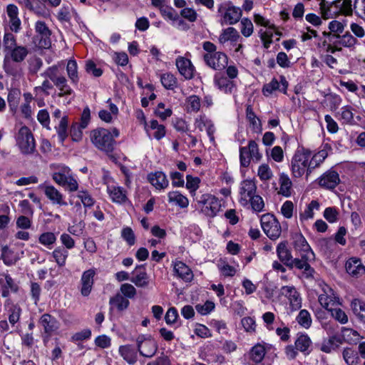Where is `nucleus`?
<instances>
[{
    "mask_svg": "<svg viewBox=\"0 0 365 365\" xmlns=\"http://www.w3.org/2000/svg\"><path fill=\"white\" fill-rule=\"evenodd\" d=\"M160 81L163 87L166 89L173 90L177 86V79L170 73H166L161 76Z\"/></svg>",
    "mask_w": 365,
    "mask_h": 365,
    "instance_id": "6e6d98bb",
    "label": "nucleus"
},
{
    "mask_svg": "<svg viewBox=\"0 0 365 365\" xmlns=\"http://www.w3.org/2000/svg\"><path fill=\"white\" fill-rule=\"evenodd\" d=\"M257 175L262 181H267L272 178L273 173L267 164H262L258 168Z\"/></svg>",
    "mask_w": 365,
    "mask_h": 365,
    "instance_id": "13d9d810",
    "label": "nucleus"
},
{
    "mask_svg": "<svg viewBox=\"0 0 365 365\" xmlns=\"http://www.w3.org/2000/svg\"><path fill=\"white\" fill-rule=\"evenodd\" d=\"M201 106L200 98L195 95H192L186 99V108L187 112L197 113L200 110Z\"/></svg>",
    "mask_w": 365,
    "mask_h": 365,
    "instance_id": "09e8293b",
    "label": "nucleus"
},
{
    "mask_svg": "<svg viewBox=\"0 0 365 365\" xmlns=\"http://www.w3.org/2000/svg\"><path fill=\"white\" fill-rule=\"evenodd\" d=\"M4 49L6 52H10L16 46L15 36L11 33H6L4 36Z\"/></svg>",
    "mask_w": 365,
    "mask_h": 365,
    "instance_id": "0e129e2a",
    "label": "nucleus"
},
{
    "mask_svg": "<svg viewBox=\"0 0 365 365\" xmlns=\"http://www.w3.org/2000/svg\"><path fill=\"white\" fill-rule=\"evenodd\" d=\"M262 157V155L259 151L258 145L255 140H250L247 146L240 148V161L242 167L247 168L252 159L259 162Z\"/></svg>",
    "mask_w": 365,
    "mask_h": 365,
    "instance_id": "0eeeda50",
    "label": "nucleus"
},
{
    "mask_svg": "<svg viewBox=\"0 0 365 365\" xmlns=\"http://www.w3.org/2000/svg\"><path fill=\"white\" fill-rule=\"evenodd\" d=\"M241 33L245 37L250 36L253 33V24L250 19L244 18L241 21Z\"/></svg>",
    "mask_w": 365,
    "mask_h": 365,
    "instance_id": "69168bd1",
    "label": "nucleus"
},
{
    "mask_svg": "<svg viewBox=\"0 0 365 365\" xmlns=\"http://www.w3.org/2000/svg\"><path fill=\"white\" fill-rule=\"evenodd\" d=\"M120 294L124 297L133 299L135 297L137 291L136 289L130 284L125 283L120 286Z\"/></svg>",
    "mask_w": 365,
    "mask_h": 365,
    "instance_id": "e2e57ef3",
    "label": "nucleus"
},
{
    "mask_svg": "<svg viewBox=\"0 0 365 365\" xmlns=\"http://www.w3.org/2000/svg\"><path fill=\"white\" fill-rule=\"evenodd\" d=\"M279 183L280 185L279 193L284 197H289L292 194V182L285 173H281L279 175Z\"/></svg>",
    "mask_w": 365,
    "mask_h": 365,
    "instance_id": "72a5a7b5",
    "label": "nucleus"
},
{
    "mask_svg": "<svg viewBox=\"0 0 365 365\" xmlns=\"http://www.w3.org/2000/svg\"><path fill=\"white\" fill-rule=\"evenodd\" d=\"M301 258H294L292 259V266L288 267L289 269L296 267L299 269H304V274L307 278L313 277L314 269L309 265V261L313 259H307L304 255H299Z\"/></svg>",
    "mask_w": 365,
    "mask_h": 365,
    "instance_id": "393cba45",
    "label": "nucleus"
},
{
    "mask_svg": "<svg viewBox=\"0 0 365 365\" xmlns=\"http://www.w3.org/2000/svg\"><path fill=\"white\" fill-rule=\"evenodd\" d=\"M21 98V91L18 88H12L9 91L7 101L10 109L12 111H16L19 103Z\"/></svg>",
    "mask_w": 365,
    "mask_h": 365,
    "instance_id": "79ce46f5",
    "label": "nucleus"
},
{
    "mask_svg": "<svg viewBox=\"0 0 365 365\" xmlns=\"http://www.w3.org/2000/svg\"><path fill=\"white\" fill-rule=\"evenodd\" d=\"M174 272L179 278L185 282H190L193 279V274L191 269L181 261L175 262Z\"/></svg>",
    "mask_w": 365,
    "mask_h": 365,
    "instance_id": "cd10ccee",
    "label": "nucleus"
},
{
    "mask_svg": "<svg viewBox=\"0 0 365 365\" xmlns=\"http://www.w3.org/2000/svg\"><path fill=\"white\" fill-rule=\"evenodd\" d=\"M218 13L222 17V23L232 25L239 21L242 16V11L239 7L230 3L221 4L218 7Z\"/></svg>",
    "mask_w": 365,
    "mask_h": 365,
    "instance_id": "1a4fd4ad",
    "label": "nucleus"
},
{
    "mask_svg": "<svg viewBox=\"0 0 365 365\" xmlns=\"http://www.w3.org/2000/svg\"><path fill=\"white\" fill-rule=\"evenodd\" d=\"M121 237L130 246H132L135 243V234L133 230L129 227H124L122 230Z\"/></svg>",
    "mask_w": 365,
    "mask_h": 365,
    "instance_id": "338daca9",
    "label": "nucleus"
},
{
    "mask_svg": "<svg viewBox=\"0 0 365 365\" xmlns=\"http://www.w3.org/2000/svg\"><path fill=\"white\" fill-rule=\"evenodd\" d=\"M215 85L225 93H231L233 88V83L227 77L217 73L214 78Z\"/></svg>",
    "mask_w": 365,
    "mask_h": 365,
    "instance_id": "ea45409f",
    "label": "nucleus"
},
{
    "mask_svg": "<svg viewBox=\"0 0 365 365\" xmlns=\"http://www.w3.org/2000/svg\"><path fill=\"white\" fill-rule=\"evenodd\" d=\"M297 322L302 327L308 329L312 325V318L309 312L306 309H302L296 318Z\"/></svg>",
    "mask_w": 365,
    "mask_h": 365,
    "instance_id": "5fc2aeb1",
    "label": "nucleus"
},
{
    "mask_svg": "<svg viewBox=\"0 0 365 365\" xmlns=\"http://www.w3.org/2000/svg\"><path fill=\"white\" fill-rule=\"evenodd\" d=\"M41 76L49 78L58 90L63 87L65 83L67 82L66 78L59 67L55 65L46 68L43 73H41Z\"/></svg>",
    "mask_w": 365,
    "mask_h": 365,
    "instance_id": "4468645a",
    "label": "nucleus"
},
{
    "mask_svg": "<svg viewBox=\"0 0 365 365\" xmlns=\"http://www.w3.org/2000/svg\"><path fill=\"white\" fill-rule=\"evenodd\" d=\"M168 197L169 202H173L182 208H185L189 205L188 199L178 191L170 192Z\"/></svg>",
    "mask_w": 365,
    "mask_h": 365,
    "instance_id": "58836bf2",
    "label": "nucleus"
},
{
    "mask_svg": "<svg viewBox=\"0 0 365 365\" xmlns=\"http://www.w3.org/2000/svg\"><path fill=\"white\" fill-rule=\"evenodd\" d=\"M288 87V82L284 76H279V81L274 78L269 83L264 85L262 93L264 96H269L275 91H279L286 93Z\"/></svg>",
    "mask_w": 365,
    "mask_h": 365,
    "instance_id": "aec40b11",
    "label": "nucleus"
},
{
    "mask_svg": "<svg viewBox=\"0 0 365 365\" xmlns=\"http://www.w3.org/2000/svg\"><path fill=\"white\" fill-rule=\"evenodd\" d=\"M8 302L9 307V321L11 324V327H14V325L19 322L21 316V309L18 304H14Z\"/></svg>",
    "mask_w": 365,
    "mask_h": 365,
    "instance_id": "37998d69",
    "label": "nucleus"
},
{
    "mask_svg": "<svg viewBox=\"0 0 365 365\" xmlns=\"http://www.w3.org/2000/svg\"><path fill=\"white\" fill-rule=\"evenodd\" d=\"M292 245L294 250L299 255H304L307 259H314V254L305 237L300 232H296L292 235Z\"/></svg>",
    "mask_w": 365,
    "mask_h": 365,
    "instance_id": "ddd939ff",
    "label": "nucleus"
},
{
    "mask_svg": "<svg viewBox=\"0 0 365 365\" xmlns=\"http://www.w3.org/2000/svg\"><path fill=\"white\" fill-rule=\"evenodd\" d=\"M66 71L71 83L77 84L79 81V78L78 75L77 63L75 60L71 59L68 61Z\"/></svg>",
    "mask_w": 365,
    "mask_h": 365,
    "instance_id": "49530a36",
    "label": "nucleus"
},
{
    "mask_svg": "<svg viewBox=\"0 0 365 365\" xmlns=\"http://www.w3.org/2000/svg\"><path fill=\"white\" fill-rule=\"evenodd\" d=\"M119 354L129 364H134L138 360L137 351L131 345L120 346Z\"/></svg>",
    "mask_w": 365,
    "mask_h": 365,
    "instance_id": "c756f323",
    "label": "nucleus"
},
{
    "mask_svg": "<svg viewBox=\"0 0 365 365\" xmlns=\"http://www.w3.org/2000/svg\"><path fill=\"white\" fill-rule=\"evenodd\" d=\"M109 304L111 306V309L115 307L118 312H123L129 307L130 302L122 294L117 293L110 299Z\"/></svg>",
    "mask_w": 365,
    "mask_h": 365,
    "instance_id": "473e14b6",
    "label": "nucleus"
},
{
    "mask_svg": "<svg viewBox=\"0 0 365 365\" xmlns=\"http://www.w3.org/2000/svg\"><path fill=\"white\" fill-rule=\"evenodd\" d=\"M120 135L119 130L114 128L110 131L103 128H98L91 131L90 138L93 145L106 153H112L115 145V138Z\"/></svg>",
    "mask_w": 365,
    "mask_h": 365,
    "instance_id": "f257e3e1",
    "label": "nucleus"
},
{
    "mask_svg": "<svg viewBox=\"0 0 365 365\" xmlns=\"http://www.w3.org/2000/svg\"><path fill=\"white\" fill-rule=\"evenodd\" d=\"M259 35L261 41L263 43L264 47L265 48H269L272 43L273 32L271 31V29H269L268 30L260 29L259 31Z\"/></svg>",
    "mask_w": 365,
    "mask_h": 365,
    "instance_id": "680f3d73",
    "label": "nucleus"
},
{
    "mask_svg": "<svg viewBox=\"0 0 365 365\" xmlns=\"http://www.w3.org/2000/svg\"><path fill=\"white\" fill-rule=\"evenodd\" d=\"M108 192L112 201L116 203H123L127 200V197L123 188L115 186H108Z\"/></svg>",
    "mask_w": 365,
    "mask_h": 365,
    "instance_id": "f704fd0d",
    "label": "nucleus"
},
{
    "mask_svg": "<svg viewBox=\"0 0 365 365\" xmlns=\"http://www.w3.org/2000/svg\"><path fill=\"white\" fill-rule=\"evenodd\" d=\"M26 9L38 16H45L46 14L45 6L39 0H30Z\"/></svg>",
    "mask_w": 365,
    "mask_h": 365,
    "instance_id": "603ef678",
    "label": "nucleus"
},
{
    "mask_svg": "<svg viewBox=\"0 0 365 365\" xmlns=\"http://www.w3.org/2000/svg\"><path fill=\"white\" fill-rule=\"evenodd\" d=\"M266 354L264 346L261 344H257L255 345L250 351V358L255 363H260Z\"/></svg>",
    "mask_w": 365,
    "mask_h": 365,
    "instance_id": "a19ab883",
    "label": "nucleus"
},
{
    "mask_svg": "<svg viewBox=\"0 0 365 365\" xmlns=\"http://www.w3.org/2000/svg\"><path fill=\"white\" fill-rule=\"evenodd\" d=\"M327 155V150L324 148L319 150L318 153L313 155L312 154L311 158H309L312 170H313L315 168L319 166V165L325 160Z\"/></svg>",
    "mask_w": 365,
    "mask_h": 365,
    "instance_id": "3c124183",
    "label": "nucleus"
},
{
    "mask_svg": "<svg viewBox=\"0 0 365 365\" xmlns=\"http://www.w3.org/2000/svg\"><path fill=\"white\" fill-rule=\"evenodd\" d=\"M67 128H68V117L66 115H63L58 123V126L56 127L58 137L59 138L60 143L61 144L63 143L65 139L67 138Z\"/></svg>",
    "mask_w": 365,
    "mask_h": 365,
    "instance_id": "a18cd8bd",
    "label": "nucleus"
},
{
    "mask_svg": "<svg viewBox=\"0 0 365 365\" xmlns=\"http://www.w3.org/2000/svg\"><path fill=\"white\" fill-rule=\"evenodd\" d=\"M18 290V284L9 274H0V292L2 297H8L11 293H16Z\"/></svg>",
    "mask_w": 365,
    "mask_h": 365,
    "instance_id": "f3484780",
    "label": "nucleus"
},
{
    "mask_svg": "<svg viewBox=\"0 0 365 365\" xmlns=\"http://www.w3.org/2000/svg\"><path fill=\"white\" fill-rule=\"evenodd\" d=\"M195 126L200 131L206 130L211 141H214V133L215 131L213 123L205 115H200L195 120Z\"/></svg>",
    "mask_w": 365,
    "mask_h": 365,
    "instance_id": "a878e982",
    "label": "nucleus"
},
{
    "mask_svg": "<svg viewBox=\"0 0 365 365\" xmlns=\"http://www.w3.org/2000/svg\"><path fill=\"white\" fill-rule=\"evenodd\" d=\"M280 294L286 297L289 301L292 310H297L302 307V299L299 293L293 286H283L280 289Z\"/></svg>",
    "mask_w": 365,
    "mask_h": 365,
    "instance_id": "dca6fc26",
    "label": "nucleus"
},
{
    "mask_svg": "<svg viewBox=\"0 0 365 365\" xmlns=\"http://www.w3.org/2000/svg\"><path fill=\"white\" fill-rule=\"evenodd\" d=\"M277 253L280 261L287 267H291L292 256L291 252L287 247L286 242H280L277 247Z\"/></svg>",
    "mask_w": 365,
    "mask_h": 365,
    "instance_id": "7c9ffc66",
    "label": "nucleus"
},
{
    "mask_svg": "<svg viewBox=\"0 0 365 365\" xmlns=\"http://www.w3.org/2000/svg\"><path fill=\"white\" fill-rule=\"evenodd\" d=\"M175 65L180 73L186 79H191L194 76L195 68L191 61L182 56L176 58Z\"/></svg>",
    "mask_w": 365,
    "mask_h": 365,
    "instance_id": "5701e85b",
    "label": "nucleus"
},
{
    "mask_svg": "<svg viewBox=\"0 0 365 365\" xmlns=\"http://www.w3.org/2000/svg\"><path fill=\"white\" fill-rule=\"evenodd\" d=\"M39 324L43 329V341L46 343L49 338L59 329L60 323L53 316L49 314H43Z\"/></svg>",
    "mask_w": 365,
    "mask_h": 365,
    "instance_id": "9d476101",
    "label": "nucleus"
},
{
    "mask_svg": "<svg viewBox=\"0 0 365 365\" xmlns=\"http://www.w3.org/2000/svg\"><path fill=\"white\" fill-rule=\"evenodd\" d=\"M12 60L15 62L23 61L28 55V49L24 46H16L10 52Z\"/></svg>",
    "mask_w": 365,
    "mask_h": 365,
    "instance_id": "8fccbe9b",
    "label": "nucleus"
},
{
    "mask_svg": "<svg viewBox=\"0 0 365 365\" xmlns=\"http://www.w3.org/2000/svg\"><path fill=\"white\" fill-rule=\"evenodd\" d=\"M342 356L347 365H352L357 356V352L352 348L346 347L343 350Z\"/></svg>",
    "mask_w": 365,
    "mask_h": 365,
    "instance_id": "774afa93",
    "label": "nucleus"
},
{
    "mask_svg": "<svg viewBox=\"0 0 365 365\" xmlns=\"http://www.w3.org/2000/svg\"><path fill=\"white\" fill-rule=\"evenodd\" d=\"M198 203L203 206L202 212L207 217H214L220 211L221 202L217 197L210 194L202 195Z\"/></svg>",
    "mask_w": 365,
    "mask_h": 365,
    "instance_id": "6e6552de",
    "label": "nucleus"
},
{
    "mask_svg": "<svg viewBox=\"0 0 365 365\" xmlns=\"http://www.w3.org/2000/svg\"><path fill=\"white\" fill-rule=\"evenodd\" d=\"M240 38V36L237 31L233 27H229L223 29L221 34L219 36V42L221 44H224L228 41L235 42Z\"/></svg>",
    "mask_w": 365,
    "mask_h": 365,
    "instance_id": "c9c22d12",
    "label": "nucleus"
},
{
    "mask_svg": "<svg viewBox=\"0 0 365 365\" xmlns=\"http://www.w3.org/2000/svg\"><path fill=\"white\" fill-rule=\"evenodd\" d=\"M39 188L43 190L46 197L54 205L61 206L67 205V202L63 199V195L54 186L51 185L42 184Z\"/></svg>",
    "mask_w": 365,
    "mask_h": 365,
    "instance_id": "a211bd4d",
    "label": "nucleus"
},
{
    "mask_svg": "<svg viewBox=\"0 0 365 365\" xmlns=\"http://www.w3.org/2000/svg\"><path fill=\"white\" fill-rule=\"evenodd\" d=\"M257 191V185L253 180H243L240 187V202L246 206L249 204V199L254 196Z\"/></svg>",
    "mask_w": 365,
    "mask_h": 365,
    "instance_id": "2eb2a0df",
    "label": "nucleus"
},
{
    "mask_svg": "<svg viewBox=\"0 0 365 365\" xmlns=\"http://www.w3.org/2000/svg\"><path fill=\"white\" fill-rule=\"evenodd\" d=\"M337 117L342 124L353 125L354 123V114L350 106L342 107L337 113Z\"/></svg>",
    "mask_w": 365,
    "mask_h": 365,
    "instance_id": "4c0bfd02",
    "label": "nucleus"
},
{
    "mask_svg": "<svg viewBox=\"0 0 365 365\" xmlns=\"http://www.w3.org/2000/svg\"><path fill=\"white\" fill-rule=\"evenodd\" d=\"M332 38H336V39L333 41L334 44H339L344 47L354 46L357 42L356 38H354L349 32H346L343 36L333 34Z\"/></svg>",
    "mask_w": 365,
    "mask_h": 365,
    "instance_id": "e433bc0d",
    "label": "nucleus"
},
{
    "mask_svg": "<svg viewBox=\"0 0 365 365\" xmlns=\"http://www.w3.org/2000/svg\"><path fill=\"white\" fill-rule=\"evenodd\" d=\"M319 209V203L317 200H312L307 206L304 211L299 214L301 220H307L314 217V210H318Z\"/></svg>",
    "mask_w": 365,
    "mask_h": 365,
    "instance_id": "de8ad7c7",
    "label": "nucleus"
},
{
    "mask_svg": "<svg viewBox=\"0 0 365 365\" xmlns=\"http://www.w3.org/2000/svg\"><path fill=\"white\" fill-rule=\"evenodd\" d=\"M52 179L56 184L65 187L71 192L77 191L78 189V182L73 177L71 169L67 166H59L53 173Z\"/></svg>",
    "mask_w": 365,
    "mask_h": 365,
    "instance_id": "20e7f679",
    "label": "nucleus"
},
{
    "mask_svg": "<svg viewBox=\"0 0 365 365\" xmlns=\"http://www.w3.org/2000/svg\"><path fill=\"white\" fill-rule=\"evenodd\" d=\"M96 274L95 268H91L83 272L81 278V294L83 297H88L91 294Z\"/></svg>",
    "mask_w": 365,
    "mask_h": 365,
    "instance_id": "6ab92c4d",
    "label": "nucleus"
},
{
    "mask_svg": "<svg viewBox=\"0 0 365 365\" xmlns=\"http://www.w3.org/2000/svg\"><path fill=\"white\" fill-rule=\"evenodd\" d=\"M56 241V237L54 233L51 232H43L38 237V242L41 245L50 247Z\"/></svg>",
    "mask_w": 365,
    "mask_h": 365,
    "instance_id": "4d7b16f0",
    "label": "nucleus"
},
{
    "mask_svg": "<svg viewBox=\"0 0 365 365\" xmlns=\"http://www.w3.org/2000/svg\"><path fill=\"white\" fill-rule=\"evenodd\" d=\"M351 307L354 313L365 322V303L355 299L351 302Z\"/></svg>",
    "mask_w": 365,
    "mask_h": 365,
    "instance_id": "864d4df0",
    "label": "nucleus"
},
{
    "mask_svg": "<svg viewBox=\"0 0 365 365\" xmlns=\"http://www.w3.org/2000/svg\"><path fill=\"white\" fill-rule=\"evenodd\" d=\"M203 60L207 66L216 71L224 70L228 63L227 56L221 51L212 54L205 53Z\"/></svg>",
    "mask_w": 365,
    "mask_h": 365,
    "instance_id": "9b49d317",
    "label": "nucleus"
},
{
    "mask_svg": "<svg viewBox=\"0 0 365 365\" xmlns=\"http://www.w3.org/2000/svg\"><path fill=\"white\" fill-rule=\"evenodd\" d=\"M312 341L307 334H298L294 345L296 349L304 354H309L311 351Z\"/></svg>",
    "mask_w": 365,
    "mask_h": 365,
    "instance_id": "2f4dec72",
    "label": "nucleus"
},
{
    "mask_svg": "<svg viewBox=\"0 0 365 365\" xmlns=\"http://www.w3.org/2000/svg\"><path fill=\"white\" fill-rule=\"evenodd\" d=\"M130 280L138 287H145L148 284V276L145 272H141Z\"/></svg>",
    "mask_w": 365,
    "mask_h": 365,
    "instance_id": "052dcab7",
    "label": "nucleus"
},
{
    "mask_svg": "<svg viewBox=\"0 0 365 365\" xmlns=\"http://www.w3.org/2000/svg\"><path fill=\"white\" fill-rule=\"evenodd\" d=\"M52 256L59 267H63L66 264L68 252L64 247H58L53 251Z\"/></svg>",
    "mask_w": 365,
    "mask_h": 365,
    "instance_id": "c03bdc74",
    "label": "nucleus"
},
{
    "mask_svg": "<svg viewBox=\"0 0 365 365\" xmlns=\"http://www.w3.org/2000/svg\"><path fill=\"white\" fill-rule=\"evenodd\" d=\"M319 9L324 19H329L340 14L351 16L353 13L351 0H336L331 2L322 0Z\"/></svg>",
    "mask_w": 365,
    "mask_h": 365,
    "instance_id": "f03ea898",
    "label": "nucleus"
},
{
    "mask_svg": "<svg viewBox=\"0 0 365 365\" xmlns=\"http://www.w3.org/2000/svg\"><path fill=\"white\" fill-rule=\"evenodd\" d=\"M138 351L140 354L147 358L153 357L158 349V344L150 337H145L144 335L139 336L136 339Z\"/></svg>",
    "mask_w": 365,
    "mask_h": 365,
    "instance_id": "f8f14e48",
    "label": "nucleus"
},
{
    "mask_svg": "<svg viewBox=\"0 0 365 365\" xmlns=\"http://www.w3.org/2000/svg\"><path fill=\"white\" fill-rule=\"evenodd\" d=\"M312 151L309 149L302 148L298 149L291 161V171L293 177L301 178L306 174V178L312 173L309 158Z\"/></svg>",
    "mask_w": 365,
    "mask_h": 365,
    "instance_id": "7ed1b4c3",
    "label": "nucleus"
},
{
    "mask_svg": "<svg viewBox=\"0 0 365 365\" xmlns=\"http://www.w3.org/2000/svg\"><path fill=\"white\" fill-rule=\"evenodd\" d=\"M35 30L38 35L40 36L39 45L43 48H48L51 46L50 36L51 32L45 22L38 21L35 24Z\"/></svg>",
    "mask_w": 365,
    "mask_h": 365,
    "instance_id": "4be33fe9",
    "label": "nucleus"
},
{
    "mask_svg": "<svg viewBox=\"0 0 365 365\" xmlns=\"http://www.w3.org/2000/svg\"><path fill=\"white\" fill-rule=\"evenodd\" d=\"M339 182V174L333 170H329L319 179V185L327 189H334Z\"/></svg>",
    "mask_w": 365,
    "mask_h": 365,
    "instance_id": "b1692460",
    "label": "nucleus"
},
{
    "mask_svg": "<svg viewBox=\"0 0 365 365\" xmlns=\"http://www.w3.org/2000/svg\"><path fill=\"white\" fill-rule=\"evenodd\" d=\"M346 270L353 277L359 278L365 274V266L360 259L351 257L346 262Z\"/></svg>",
    "mask_w": 365,
    "mask_h": 365,
    "instance_id": "412c9836",
    "label": "nucleus"
},
{
    "mask_svg": "<svg viewBox=\"0 0 365 365\" xmlns=\"http://www.w3.org/2000/svg\"><path fill=\"white\" fill-rule=\"evenodd\" d=\"M77 197L81 200L85 207H91L95 203V200L86 190H79Z\"/></svg>",
    "mask_w": 365,
    "mask_h": 365,
    "instance_id": "bf43d9fd",
    "label": "nucleus"
},
{
    "mask_svg": "<svg viewBox=\"0 0 365 365\" xmlns=\"http://www.w3.org/2000/svg\"><path fill=\"white\" fill-rule=\"evenodd\" d=\"M148 180L156 189L159 190L166 188L169 183L165 174L161 171L150 173L148 175Z\"/></svg>",
    "mask_w": 365,
    "mask_h": 365,
    "instance_id": "bb28decb",
    "label": "nucleus"
},
{
    "mask_svg": "<svg viewBox=\"0 0 365 365\" xmlns=\"http://www.w3.org/2000/svg\"><path fill=\"white\" fill-rule=\"evenodd\" d=\"M260 223L264 232L270 240H275L281 235L280 223L274 215L267 213L262 215Z\"/></svg>",
    "mask_w": 365,
    "mask_h": 365,
    "instance_id": "423d86ee",
    "label": "nucleus"
},
{
    "mask_svg": "<svg viewBox=\"0 0 365 365\" xmlns=\"http://www.w3.org/2000/svg\"><path fill=\"white\" fill-rule=\"evenodd\" d=\"M16 145L23 155H31L36 151L35 140L27 126H22L16 133Z\"/></svg>",
    "mask_w": 365,
    "mask_h": 365,
    "instance_id": "39448f33",
    "label": "nucleus"
},
{
    "mask_svg": "<svg viewBox=\"0 0 365 365\" xmlns=\"http://www.w3.org/2000/svg\"><path fill=\"white\" fill-rule=\"evenodd\" d=\"M246 118L250 123L252 130L255 133H260L262 130L260 120L257 117L251 106L246 108Z\"/></svg>",
    "mask_w": 365,
    "mask_h": 365,
    "instance_id": "c85d7f7f",
    "label": "nucleus"
}]
</instances>
